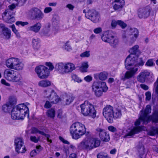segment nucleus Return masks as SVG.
I'll list each match as a JSON object with an SVG mask.
<instances>
[{
    "mask_svg": "<svg viewBox=\"0 0 158 158\" xmlns=\"http://www.w3.org/2000/svg\"><path fill=\"white\" fill-rule=\"evenodd\" d=\"M151 109L149 105L147 106L145 111L143 112L141 110L140 115L139 118L135 122V124L137 126L140 124V121H142L144 124H147L149 122L152 121V122L156 123H158V111H154L152 116H148V114L151 112Z\"/></svg>",
    "mask_w": 158,
    "mask_h": 158,
    "instance_id": "obj_1",
    "label": "nucleus"
},
{
    "mask_svg": "<svg viewBox=\"0 0 158 158\" xmlns=\"http://www.w3.org/2000/svg\"><path fill=\"white\" fill-rule=\"evenodd\" d=\"M103 114L108 122L110 123L113 122L114 119L120 118L122 115L121 110L115 109L110 105H107L103 110Z\"/></svg>",
    "mask_w": 158,
    "mask_h": 158,
    "instance_id": "obj_2",
    "label": "nucleus"
},
{
    "mask_svg": "<svg viewBox=\"0 0 158 158\" xmlns=\"http://www.w3.org/2000/svg\"><path fill=\"white\" fill-rule=\"evenodd\" d=\"M29 109L23 104H20L11 110V117L14 120L23 119L26 115L29 117Z\"/></svg>",
    "mask_w": 158,
    "mask_h": 158,
    "instance_id": "obj_3",
    "label": "nucleus"
},
{
    "mask_svg": "<svg viewBox=\"0 0 158 158\" xmlns=\"http://www.w3.org/2000/svg\"><path fill=\"white\" fill-rule=\"evenodd\" d=\"M70 131L72 138L77 139L85 134L86 128L83 124L76 122L73 123L71 126Z\"/></svg>",
    "mask_w": 158,
    "mask_h": 158,
    "instance_id": "obj_4",
    "label": "nucleus"
},
{
    "mask_svg": "<svg viewBox=\"0 0 158 158\" xmlns=\"http://www.w3.org/2000/svg\"><path fill=\"white\" fill-rule=\"evenodd\" d=\"M100 141L96 138H88L83 140L78 145V148L81 150H91L94 148L99 146Z\"/></svg>",
    "mask_w": 158,
    "mask_h": 158,
    "instance_id": "obj_5",
    "label": "nucleus"
},
{
    "mask_svg": "<svg viewBox=\"0 0 158 158\" xmlns=\"http://www.w3.org/2000/svg\"><path fill=\"white\" fill-rule=\"evenodd\" d=\"M80 107L81 113L84 116H89L93 118L96 117V110L91 103L85 101L81 105Z\"/></svg>",
    "mask_w": 158,
    "mask_h": 158,
    "instance_id": "obj_6",
    "label": "nucleus"
},
{
    "mask_svg": "<svg viewBox=\"0 0 158 158\" xmlns=\"http://www.w3.org/2000/svg\"><path fill=\"white\" fill-rule=\"evenodd\" d=\"M55 68L59 73L64 74L71 73L75 67L74 64L71 63L60 62L56 64Z\"/></svg>",
    "mask_w": 158,
    "mask_h": 158,
    "instance_id": "obj_7",
    "label": "nucleus"
},
{
    "mask_svg": "<svg viewBox=\"0 0 158 158\" xmlns=\"http://www.w3.org/2000/svg\"><path fill=\"white\" fill-rule=\"evenodd\" d=\"M125 66L126 68L128 69L129 67L132 65H134L135 67L137 66H142L144 64L141 58H138L137 56L130 54L126 59L125 61Z\"/></svg>",
    "mask_w": 158,
    "mask_h": 158,
    "instance_id": "obj_8",
    "label": "nucleus"
},
{
    "mask_svg": "<svg viewBox=\"0 0 158 158\" xmlns=\"http://www.w3.org/2000/svg\"><path fill=\"white\" fill-rule=\"evenodd\" d=\"M5 64L9 69L17 71L22 70L24 66L23 64L18 58L14 57H11L7 59L6 61Z\"/></svg>",
    "mask_w": 158,
    "mask_h": 158,
    "instance_id": "obj_9",
    "label": "nucleus"
},
{
    "mask_svg": "<svg viewBox=\"0 0 158 158\" xmlns=\"http://www.w3.org/2000/svg\"><path fill=\"white\" fill-rule=\"evenodd\" d=\"M92 91L95 96L99 97L102 96L103 92H106L108 89L106 83L104 82H94L92 86Z\"/></svg>",
    "mask_w": 158,
    "mask_h": 158,
    "instance_id": "obj_10",
    "label": "nucleus"
},
{
    "mask_svg": "<svg viewBox=\"0 0 158 158\" xmlns=\"http://www.w3.org/2000/svg\"><path fill=\"white\" fill-rule=\"evenodd\" d=\"M102 40L106 42L109 43L113 47H115L118 43V40L115 36L113 32L111 31H106L102 36Z\"/></svg>",
    "mask_w": 158,
    "mask_h": 158,
    "instance_id": "obj_11",
    "label": "nucleus"
},
{
    "mask_svg": "<svg viewBox=\"0 0 158 158\" xmlns=\"http://www.w3.org/2000/svg\"><path fill=\"white\" fill-rule=\"evenodd\" d=\"M28 17L32 19H37L39 20L44 17V14L39 9L36 8H32L29 10L27 13Z\"/></svg>",
    "mask_w": 158,
    "mask_h": 158,
    "instance_id": "obj_12",
    "label": "nucleus"
},
{
    "mask_svg": "<svg viewBox=\"0 0 158 158\" xmlns=\"http://www.w3.org/2000/svg\"><path fill=\"white\" fill-rule=\"evenodd\" d=\"M35 70L38 77L40 79H45L49 76V69L45 66L40 65L36 67Z\"/></svg>",
    "mask_w": 158,
    "mask_h": 158,
    "instance_id": "obj_13",
    "label": "nucleus"
},
{
    "mask_svg": "<svg viewBox=\"0 0 158 158\" xmlns=\"http://www.w3.org/2000/svg\"><path fill=\"white\" fill-rule=\"evenodd\" d=\"M14 15V14L10 10L6 9L2 14V19L7 23H12L15 20Z\"/></svg>",
    "mask_w": 158,
    "mask_h": 158,
    "instance_id": "obj_14",
    "label": "nucleus"
},
{
    "mask_svg": "<svg viewBox=\"0 0 158 158\" xmlns=\"http://www.w3.org/2000/svg\"><path fill=\"white\" fill-rule=\"evenodd\" d=\"M85 15L86 18L94 23H97L99 21L100 16L98 12L94 10H89Z\"/></svg>",
    "mask_w": 158,
    "mask_h": 158,
    "instance_id": "obj_15",
    "label": "nucleus"
},
{
    "mask_svg": "<svg viewBox=\"0 0 158 158\" xmlns=\"http://www.w3.org/2000/svg\"><path fill=\"white\" fill-rule=\"evenodd\" d=\"M151 10V8L149 6L140 7L137 10L138 16L141 19L147 18L149 15Z\"/></svg>",
    "mask_w": 158,
    "mask_h": 158,
    "instance_id": "obj_16",
    "label": "nucleus"
},
{
    "mask_svg": "<svg viewBox=\"0 0 158 158\" xmlns=\"http://www.w3.org/2000/svg\"><path fill=\"white\" fill-rule=\"evenodd\" d=\"M44 95L46 98L50 99H55V101H53L51 102L52 103H56L59 101V99L58 98L56 93L53 89H49L45 90L44 91Z\"/></svg>",
    "mask_w": 158,
    "mask_h": 158,
    "instance_id": "obj_17",
    "label": "nucleus"
},
{
    "mask_svg": "<svg viewBox=\"0 0 158 158\" xmlns=\"http://www.w3.org/2000/svg\"><path fill=\"white\" fill-rule=\"evenodd\" d=\"M15 145L16 151L19 153L24 152L26 150L23 145V140L21 138H17L15 140Z\"/></svg>",
    "mask_w": 158,
    "mask_h": 158,
    "instance_id": "obj_18",
    "label": "nucleus"
},
{
    "mask_svg": "<svg viewBox=\"0 0 158 158\" xmlns=\"http://www.w3.org/2000/svg\"><path fill=\"white\" fill-rule=\"evenodd\" d=\"M97 134H99L101 139L103 141L107 142L110 139L109 135L107 134L105 131L100 128H98L96 129Z\"/></svg>",
    "mask_w": 158,
    "mask_h": 158,
    "instance_id": "obj_19",
    "label": "nucleus"
},
{
    "mask_svg": "<svg viewBox=\"0 0 158 158\" xmlns=\"http://www.w3.org/2000/svg\"><path fill=\"white\" fill-rule=\"evenodd\" d=\"M150 75V73L147 70H145L140 73L137 76L136 79L137 81L140 83H144L146 78Z\"/></svg>",
    "mask_w": 158,
    "mask_h": 158,
    "instance_id": "obj_20",
    "label": "nucleus"
},
{
    "mask_svg": "<svg viewBox=\"0 0 158 158\" xmlns=\"http://www.w3.org/2000/svg\"><path fill=\"white\" fill-rule=\"evenodd\" d=\"M16 72L11 69H6L4 72V77L7 80L11 81Z\"/></svg>",
    "mask_w": 158,
    "mask_h": 158,
    "instance_id": "obj_21",
    "label": "nucleus"
},
{
    "mask_svg": "<svg viewBox=\"0 0 158 158\" xmlns=\"http://www.w3.org/2000/svg\"><path fill=\"white\" fill-rule=\"evenodd\" d=\"M129 70L127 71L124 76V78L128 79L132 77L137 73L138 70V68L136 67L131 68L128 69Z\"/></svg>",
    "mask_w": 158,
    "mask_h": 158,
    "instance_id": "obj_22",
    "label": "nucleus"
},
{
    "mask_svg": "<svg viewBox=\"0 0 158 158\" xmlns=\"http://www.w3.org/2000/svg\"><path fill=\"white\" fill-rule=\"evenodd\" d=\"M129 33L134 35V36L132 37L129 43V45H131L136 40V38L138 37L139 35V31L136 28H131L129 30Z\"/></svg>",
    "mask_w": 158,
    "mask_h": 158,
    "instance_id": "obj_23",
    "label": "nucleus"
},
{
    "mask_svg": "<svg viewBox=\"0 0 158 158\" xmlns=\"http://www.w3.org/2000/svg\"><path fill=\"white\" fill-rule=\"evenodd\" d=\"M0 26L2 28V34L4 38L7 39H9L11 36L10 30L6 27L3 24H1Z\"/></svg>",
    "mask_w": 158,
    "mask_h": 158,
    "instance_id": "obj_24",
    "label": "nucleus"
},
{
    "mask_svg": "<svg viewBox=\"0 0 158 158\" xmlns=\"http://www.w3.org/2000/svg\"><path fill=\"white\" fill-rule=\"evenodd\" d=\"M41 27L42 25L41 23L40 22H38L34 25L29 27L28 28V29L30 31L37 33L40 31Z\"/></svg>",
    "mask_w": 158,
    "mask_h": 158,
    "instance_id": "obj_25",
    "label": "nucleus"
},
{
    "mask_svg": "<svg viewBox=\"0 0 158 158\" xmlns=\"http://www.w3.org/2000/svg\"><path fill=\"white\" fill-rule=\"evenodd\" d=\"M142 130V127H134L130 131L127 133L125 136V137L128 136H131L135 134H137Z\"/></svg>",
    "mask_w": 158,
    "mask_h": 158,
    "instance_id": "obj_26",
    "label": "nucleus"
},
{
    "mask_svg": "<svg viewBox=\"0 0 158 158\" xmlns=\"http://www.w3.org/2000/svg\"><path fill=\"white\" fill-rule=\"evenodd\" d=\"M114 3V9L115 10H120L124 5L125 2L124 0H115Z\"/></svg>",
    "mask_w": 158,
    "mask_h": 158,
    "instance_id": "obj_27",
    "label": "nucleus"
},
{
    "mask_svg": "<svg viewBox=\"0 0 158 158\" xmlns=\"http://www.w3.org/2000/svg\"><path fill=\"white\" fill-rule=\"evenodd\" d=\"M74 98L73 94L70 93L66 94L64 98L66 104L69 105L73 101Z\"/></svg>",
    "mask_w": 158,
    "mask_h": 158,
    "instance_id": "obj_28",
    "label": "nucleus"
},
{
    "mask_svg": "<svg viewBox=\"0 0 158 158\" xmlns=\"http://www.w3.org/2000/svg\"><path fill=\"white\" fill-rule=\"evenodd\" d=\"M32 45L35 50H38L40 48V40L38 38H33L32 40Z\"/></svg>",
    "mask_w": 158,
    "mask_h": 158,
    "instance_id": "obj_29",
    "label": "nucleus"
},
{
    "mask_svg": "<svg viewBox=\"0 0 158 158\" xmlns=\"http://www.w3.org/2000/svg\"><path fill=\"white\" fill-rule=\"evenodd\" d=\"M22 80V77L21 74L16 72L11 81L19 82L21 81Z\"/></svg>",
    "mask_w": 158,
    "mask_h": 158,
    "instance_id": "obj_30",
    "label": "nucleus"
},
{
    "mask_svg": "<svg viewBox=\"0 0 158 158\" xmlns=\"http://www.w3.org/2000/svg\"><path fill=\"white\" fill-rule=\"evenodd\" d=\"M51 82L48 80H42L39 82L38 85L42 87H46L51 85Z\"/></svg>",
    "mask_w": 158,
    "mask_h": 158,
    "instance_id": "obj_31",
    "label": "nucleus"
},
{
    "mask_svg": "<svg viewBox=\"0 0 158 158\" xmlns=\"http://www.w3.org/2000/svg\"><path fill=\"white\" fill-rule=\"evenodd\" d=\"M148 134L151 136L158 135V127H152L148 132Z\"/></svg>",
    "mask_w": 158,
    "mask_h": 158,
    "instance_id": "obj_32",
    "label": "nucleus"
},
{
    "mask_svg": "<svg viewBox=\"0 0 158 158\" xmlns=\"http://www.w3.org/2000/svg\"><path fill=\"white\" fill-rule=\"evenodd\" d=\"M12 108V106L10 105L9 103H7L2 106V109L4 112L7 113L9 112Z\"/></svg>",
    "mask_w": 158,
    "mask_h": 158,
    "instance_id": "obj_33",
    "label": "nucleus"
},
{
    "mask_svg": "<svg viewBox=\"0 0 158 158\" xmlns=\"http://www.w3.org/2000/svg\"><path fill=\"white\" fill-rule=\"evenodd\" d=\"M100 80H105L107 78L108 73L105 72L100 73L97 75Z\"/></svg>",
    "mask_w": 158,
    "mask_h": 158,
    "instance_id": "obj_34",
    "label": "nucleus"
},
{
    "mask_svg": "<svg viewBox=\"0 0 158 158\" xmlns=\"http://www.w3.org/2000/svg\"><path fill=\"white\" fill-rule=\"evenodd\" d=\"M55 111L53 108H51L47 110V116L51 118H54L55 116Z\"/></svg>",
    "mask_w": 158,
    "mask_h": 158,
    "instance_id": "obj_35",
    "label": "nucleus"
},
{
    "mask_svg": "<svg viewBox=\"0 0 158 158\" xmlns=\"http://www.w3.org/2000/svg\"><path fill=\"white\" fill-rule=\"evenodd\" d=\"M88 67V62H83L81 64V66L80 68V69L82 72H85L87 71V69Z\"/></svg>",
    "mask_w": 158,
    "mask_h": 158,
    "instance_id": "obj_36",
    "label": "nucleus"
},
{
    "mask_svg": "<svg viewBox=\"0 0 158 158\" xmlns=\"http://www.w3.org/2000/svg\"><path fill=\"white\" fill-rule=\"evenodd\" d=\"M139 48V46L136 45L131 48L129 50V51L131 53L130 54L136 55V53L138 51Z\"/></svg>",
    "mask_w": 158,
    "mask_h": 158,
    "instance_id": "obj_37",
    "label": "nucleus"
},
{
    "mask_svg": "<svg viewBox=\"0 0 158 158\" xmlns=\"http://www.w3.org/2000/svg\"><path fill=\"white\" fill-rule=\"evenodd\" d=\"M39 133L40 134L42 135H44V132L42 131H39L38 129L35 127H32L31 129V134H36Z\"/></svg>",
    "mask_w": 158,
    "mask_h": 158,
    "instance_id": "obj_38",
    "label": "nucleus"
},
{
    "mask_svg": "<svg viewBox=\"0 0 158 158\" xmlns=\"http://www.w3.org/2000/svg\"><path fill=\"white\" fill-rule=\"evenodd\" d=\"M97 158H109L107 153L104 152H101L97 155Z\"/></svg>",
    "mask_w": 158,
    "mask_h": 158,
    "instance_id": "obj_39",
    "label": "nucleus"
},
{
    "mask_svg": "<svg viewBox=\"0 0 158 158\" xmlns=\"http://www.w3.org/2000/svg\"><path fill=\"white\" fill-rule=\"evenodd\" d=\"M17 101V99L15 97H11L9 99V102L8 103L10 105L12 106V105L16 104Z\"/></svg>",
    "mask_w": 158,
    "mask_h": 158,
    "instance_id": "obj_40",
    "label": "nucleus"
},
{
    "mask_svg": "<svg viewBox=\"0 0 158 158\" xmlns=\"http://www.w3.org/2000/svg\"><path fill=\"white\" fill-rule=\"evenodd\" d=\"M10 27L12 28L13 31L17 37L19 38L20 37V35L19 33L18 32V30L16 29L15 25H12L10 26Z\"/></svg>",
    "mask_w": 158,
    "mask_h": 158,
    "instance_id": "obj_41",
    "label": "nucleus"
},
{
    "mask_svg": "<svg viewBox=\"0 0 158 158\" xmlns=\"http://www.w3.org/2000/svg\"><path fill=\"white\" fill-rule=\"evenodd\" d=\"M72 79L75 82H77L78 83L81 82L82 80L79 79L77 76L76 74H73L72 76Z\"/></svg>",
    "mask_w": 158,
    "mask_h": 158,
    "instance_id": "obj_42",
    "label": "nucleus"
},
{
    "mask_svg": "<svg viewBox=\"0 0 158 158\" xmlns=\"http://www.w3.org/2000/svg\"><path fill=\"white\" fill-rule=\"evenodd\" d=\"M30 139L31 141L35 143H37L40 140V138L36 137L35 136H31L30 137Z\"/></svg>",
    "mask_w": 158,
    "mask_h": 158,
    "instance_id": "obj_43",
    "label": "nucleus"
},
{
    "mask_svg": "<svg viewBox=\"0 0 158 158\" xmlns=\"http://www.w3.org/2000/svg\"><path fill=\"white\" fill-rule=\"evenodd\" d=\"M90 56V52L89 51H86L80 54V56L82 57H88Z\"/></svg>",
    "mask_w": 158,
    "mask_h": 158,
    "instance_id": "obj_44",
    "label": "nucleus"
},
{
    "mask_svg": "<svg viewBox=\"0 0 158 158\" xmlns=\"http://www.w3.org/2000/svg\"><path fill=\"white\" fill-rule=\"evenodd\" d=\"M29 24L28 22H23L22 21H17L16 23V24L17 25H21L23 26H24L25 25H27Z\"/></svg>",
    "mask_w": 158,
    "mask_h": 158,
    "instance_id": "obj_45",
    "label": "nucleus"
},
{
    "mask_svg": "<svg viewBox=\"0 0 158 158\" xmlns=\"http://www.w3.org/2000/svg\"><path fill=\"white\" fill-rule=\"evenodd\" d=\"M26 1L27 0H17L16 1L17 2L18 6H21L25 3Z\"/></svg>",
    "mask_w": 158,
    "mask_h": 158,
    "instance_id": "obj_46",
    "label": "nucleus"
},
{
    "mask_svg": "<svg viewBox=\"0 0 158 158\" xmlns=\"http://www.w3.org/2000/svg\"><path fill=\"white\" fill-rule=\"evenodd\" d=\"M118 24L123 28H125L127 26L126 24L121 20H118Z\"/></svg>",
    "mask_w": 158,
    "mask_h": 158,
    "instance_id": "obj_47",
    "label": "nucleus"
},
{
    "mask_svg": "<svg viewBox=\"0 0 158 158\" xmlns=\"http://www.w3.org/2000/svg\"><path fill=\"white\" fill-rule=\"evenodd\" d=\"M64 48L67 51H69L71 49V46L69 44V41H67L64 44Z\"/></svg>",
    "mask_w": 158,
    "mask_h": 158,
    "instance_id": "obj_48",
    "label": "nucleus"
},
{
    "mask_svg": "<svg viewBox=\"0 0 158 158\" xmlns=\"http://www.w3.org/2000/svg\"><path fill=\"white\" fill-rule=\"evenodd\" d=\"M108 129L109 131L113 132H115L117 131L116 128L112 126H109L108 127Z\"/></svg>",
    "mask_w": 158,
    "mask_h": 158,
    "instance_id": "obj_49",
    "label": "nucleus"
},
{
    "mask_svg": "<svg viewBox=\"0 0 158 158\" xmlns=\"http://www.w3.org/2000/svg\"><path fill=\"white\" fill-rule=\"evenodd\" d=\"M52 106V105L50 102L48 101H46L44 107L45 108L48 109L50 108Z\"/></svg>",
    "mask_w": 158,
    "mask_h": 158,
    "instance_id": "obj_50",
    "label": "nucleus"
},
{
    "mask_svg": "<svg viewBox=\"0 0 158 158\" xmlns=\"http://www.w3.org/2000/svg\"><path fill=\"white\" fill-rule=\"evenodd\" d=\"M146 100L147 101L150 100L151 98V94L150 92H147L145 93Z\"/></svg>",
    "mask_w": 158,
    "mask_h": 158,
    "instance_id": "obj_51",
    "label": "nucleus"
},
{
    "mask_svg": "<svg viewBox=\"0 0 158 158\" xmlns=\"http://www.w3.org/2000/svg\"><path fill=\"white\" fill-rule=\"evenodd\" d=\"M117 24H118V20L117 21L115 20H112L111 23V26L112 28H115Z\"/></svg>",
    "mask_w": 158,
    "mask_h": 158,
    "instance_id": "obj_52",
    "label": "nucleus"
},
{
    "mask_svg": "<svg viewBox=\"0 0 158 158\" xmlns=\"http://www.w3.org/2000/svg\"><path fill=\"white\" fill-rule=\"evenodd\" d=\"M94 31L96 34H99L102 31V29L101 27H98L95 29Z\"/></svg>",
    "mask_w": 158,
    "mask_h": 158,
    "instance_id": "obj_53",
    "label": "nucleus"
},
{
    "mask_svg": "<svg viewBox=\"0 0 158 158\" xmlns=\"http://www.w3.org/2000/svg\"><path fill=\"white\" fill-rule=\"evenodd\" d=\"M153 64V63L152 60H148L146 63L145 65L149 66H152Z\"/></svg>",
    "mask_w": 158,
    "mask_h": 158,
    "instance_id": "obj_54",
    "label": "nucleus"
},
{
    "mask_svg": "<svg viewBox=\"0 0 158 158\" xmlns=\"http://www.w3.org/2000/svg\"><path fill=\"white\" fill-rule=\"evenodd\" d=\"M52 9L50 7H46L44 10V12L45 13L50 12L52 11Z\"/></svg>",
    "mask_w": 158,
    "mask_h": 158,
    "instance_id": "obj_55",
    "label": "nucleus"
},
{
    "mask_svg": "<svg viewBox=\"0 0 158 158\" xmlns=\"http://www.w3.org/2000/svg\"><path fill=\"white\" fill-rule=\"evenodd\" d=\"M46 64L47 66H48L49 67V70H52L54 69V66L52 65V63L50 62L46 63Z\"/></svg>",
    "mask_w": 158,
    "mask_h": 158,
    "instance_id": "obj_56",
    "label": "nucleus"
},
{
    "mask_svg": "<svg viewBox=\"0 0 158 158\" xmlns=\"http://www.w3.org/2000/svg\"><path fill=\"white\" fill-rule=\"evenodd\" d=\"M59 139L62 141L64 143L67 144H69V142L67 140H65L61 136H59Z\"/></svg>",
    "mask_w": 158,
    "mask_h": 158,
    "instance_id": "obj_57",
    "label": "nucleus"
},
{
    "mask_svg": "<svg viewBox=\"0 0 158 158\" xmlns=\"http://www.w3.org/2000/svg\"><path fill=\"white\" fill-rule=\"evenodd\" d=\"M140 86L144 90H147L148 89V86L144 84H141Z\"/></svg>",
    "mask_w": 158,
    "mask_h": 158,
    "instance_id": "obj_58",
    "label": "nucleus"
},
{
    "mask_svg": "<svg viewBox=\"0 0 158 158\" xmlns=\"http://www.w3.org/2000/svg\"><path fill=\"white\" fill-rule=\"evenodd\" d=\"M1 82L2 84L4 85L8 86H9L10 85V84L6 82V80L4 79H2L1 80Z\"/></svg>",
    "mask_w": 158,
    "mask_h": 158,
    "instance_id": "obj_59",
    "label": "nucleus"
},
{
    "mask_svg": "<svg viewBox=\"0 0 158 158\" xmlns=\"http://www.w3.org/2000/svg\"><path fill=\"white\" fill-rule=\"evenodd\" d=\"M44 135H44L47 138V141L48 142H49L50 143H52V141L51 140L49 139V138L50 137V135L48 134H45L44 132Z\"/></svg>",
    "mask_w": 158,
    "mask_h": 158,
    "instance_id": "obj_60",
    "label": "nucleus"
},
{
    "mask_svg": "<svg viewBox=\"0 0 158 158\" xmlns=\"http://www.w3.org/2000/svg\"><path fill=\"white\" fill-rule=\"evenodd\" d=\"M9 9H8L12 11L16 7V6L15 4H13L8 6Z\"/></svg>",
    "mask_w": 158,
    "mask_h": 158,
    "instance_id": "obj_61",
    "label": "nucleus"
},
{
    "mask_svg": "<svg viewBox=\"0 0 158 158\" xmlns=\"http://www.w3.org/2000/svg\"><path fill=\"white\" fill-rule=\"evenodd\" d=\"M85 80L87 82H89L92 80V77L89 76H88L84 78Z\"/></svg>",
    "mask_w": 158,
    "mask_h": 158,
    "instance_id": "obj_62",
    "label": "nucleus"
},
{
    "mask_svg": "<svg viewBox=\"0 0 158 158\" xmlns=\"http://www.w3.org/2000/svg\"><path fill=\"white\" fill-rule=\"evenodd\" d=\"M66 7L68 8L69 10H73L74 6L71 4H68L66 6Z\"/></svg>",
    "mask_w": 158,
    "mask_h": 158,
    "instance_id": "obj_63",
    "label": "nucleus"
},
{
    "mask_svg": "<svg viewBox=\"0 0 158 158\" xmlns=\"http://www.w3.org/2000/svg\"><path fill=\"white\" fill-rule=\"evenodd\" d=\"M37 154V153L35 150L32 151L30 153V155L31 156L33 157Z\"/></svg>",
    "mask_w": 158,
    "mask_h": 158,
    "instance_id": "obj_64",
    "label": "nucleus"
}]
</instances>
